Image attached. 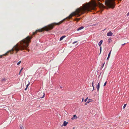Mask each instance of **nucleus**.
<instances>
[{"label":"nucleus","mask_w":129,"mask_h":129,"mask_svg":"<svg viewBox=\"0 0 129 129\" xmlns=\"http://www.w3.org/2000/svg\"><path fill=\"white\" fill-rule=\"evenodd\" d=\"M32 38V36H27L25 38L21 41L19 44H17L11 50L8 51L3 55H0V56H9L10 54L16 53L17 51L19 50L26 49L28 48L29 44L30 42L31 39Z\"/></svg>","instance_id":"f257e3e1"},{"label":"nucleus","mask_w":129,"mask_h":129,"mask_svg":"<svg viewBox=\"0 0 129 129\" xmlns=\"http://www.w3.org/2000/svg\"><path fill=\"white\" fill-rule=\"evenodd\" d=\"M96 6V3L94 2L87 3L86 4L84 5L83 7L77 9L75 12L70 14L66 19H70L73 16L77 15V17L79 16L82 14L84 13L85 11L88 12L91 10H95Z\"/></svg>","instance_id":"f03ea898"},{"label":"nucleus","mask_w":129,"mask_h":129,"mask_svg":"<svg viewBox=\"0 0 129 129\" xmlns=\"http://www.w3.org/2000/svg\"><path fill=\"white\" fill-rule=\"evenodd\" d=\"M65 19L58 23H53L47 26H46L41 29L37 30H36L35 32L33 33V35H34L38 32H42L44 30H45L47 31L50 30L53 28L54 25H58L60 24L63 22V21Z\"/></svg>","instance_id":"7ed1b4c3"},{"label":"nucleus","mask_w":129,"mask_h":129,"mask_svg":"<svg viewBox=\"0 0 129 129\" xmlns=\"http://www.w3.org/2000/svg\"><path fill=\"white\" fill-rule=\"evenodd\" d=\"M105 3L108 7L113 8L115 5V3L114 0H106Z\"/></svg>","instance_id":"20e7f679"},{"label":"nucleus","mask_w":129,"mask_h":129,"mask_svg":"<svg viewBox=\"0 0 129 129\" xmlns=\"http://www.w3.org/2000/svg\"><path fill=\"white\" fill-rule=\"evenodd\" d=\"M100 82H99L96 86V88L97 89V91H99V88L100 87Z\"/></svg>","instance_id":"39448f33"},{"label":"nucleus","mask_w":129,"mask_h":129,"mask_svg":"<svg viewBox=\"0 0 129 129\" xmlns=\"http://www.w3.org/2000/svg\"><path fill=\"white\" fill-rule=\"evenodd\" d=\"M113 34L111 31H109L107 34V36H111L113 35Z\"/></svg>","instance_id":"423d86ee"},{"label":"nucleus","mask_w":129,"mask_h":129,"mask_svg":"<svg viewBox=\"0 0 129 129\" xmlns=\"http://www.w3.org/2000/svg\"><path fill=\"white\" fill-rule=\"evenodd\" d=\"M77 117L76 116V115H74L73 116V117L71 118V119L72 120H74L75 119H76L77 118Z\"/></svg>","instance_id":"0eeeda50"},{"label":"nucleus","mask_w":129,"mask_h":129,"mask_svg":"<svg viewBox=\"0 0 129 129\" xmlns=\"http://www.w3.org/2000/svg\"><path fill=\"white\" fill-rule=\"evenodd\" d=\"M40 94H43V95L42 96H40V98H42L44 97V96L45 95V94L44 93V92H41Z\"/></svg>","instance_id":"6e6552de"},{"label":"nucleus","mask_w":129,"mask_h":129,"mask_svg":"<svg viewBox=\"0 0 129 129\" xmlns=\"http://www.w3.org/2000/svg\"><path fill=\"white\" fill-rule=\"evenodd\" d=\"M103 42V40H101L100 41L99 43L98 44L100 46L102 44V43Z\"/></svg>","instance_id":"1a4fd4ad"},{"label":"nucleus","mask_w":129,"mask_h":129,"mask_svg":"<svg viewBox=\"0 0 129 129\" xmlns=\"http://www.w3.org/2000/svg\"><path fill=\"white\" fill-rule=\"evenodd\" d=\"M68 123V122H66L65 121H64L63 124V125L64 126H66Z\"/></svg>","instance_id":"9d476101"},{"label":"nucleus","mask_w":129,"mask_h":129,"mask_svg":"<svg viewBox=\"0 0 129 129\" xmlns=\"http://www.w3.org/2000/svg\"><path fill=\"white\" fill-rule=\"evenodd\" d=\"M66 36H63L62 37H61L60 38L59 40L60 41H61Z\"/></svg>","instance_id":"9b49d317"},{"label":"nucleus","mask_w":129,"mask_h":129,"mask_svg":"<svg viewBox=\"0 0 129 129\" xmlns=\"http://www.w3.org/2000/svg\"><path fill=\"white\" fill-rule=\"evenodd\" d=\"M84 28V27L83 26H81L79 28H78L77 29V30L78 31L79 30H80L82 29H83Z\"/></svg>","instance_id":"f8f14e48"},{"label":"nucleus","mask_w":129,"mask_h":129,"mask_svg":"<svg viewBox=\"0 0 129 129\" xmlns=\"http://www.w3.org/2000/svg\"><path fill=\"white\" fill-rule=\"evenodd\" d=\"M100 5L101 7H102V8H104V6L102 4L100 3Z\"/></svg>","instance_id":"ddd939ff"},{"label":"nucleus","mask_w":129,"mask_h":129,"mask_svg":"<svg viewBox=\"0 0 129 129\" xmlns=\"http://www.w3.org/2000/svg\"><path fill=\"white\" fill-rule=\"evenodd\" d=\"M29 84H30V83H29L28 84H27L26 85V88L25 89V90H27V87L29 85Z\"/></svg>","instance_id":"4468645a"},{"label":"nucleus","mask_w":129,"mask_h":129,"mask_svg":"<svg viewBox=\"0 0 129 129\" xmlns=\"http://www.w3.org/2000/svg\"><path fill=\"white\" fill-rule=\"evenodd\" d=\"M93 84V82H92V86L93 87V90H94V86Z\"/></svg>","instance_id":"2eb2a0df"},{"label":"nucleus","mask_w":129,"mask_h":129,"mask_svg":"<svg viewBox=\"0 0 129 129\" xmlns=\"http://www.w3.org/2000/svg\"><path fill=\"white\" fill-rule=\"evenodd\" d=\"M80 18H76L75 19V20H77V21L80 20Z\"/></svg>","instance_id":"dca6fc26"},{"label":"nucleus","mask_w":129,"mask_h":129,"mask_svg":"<svg viewBox=\"0 0 129 129\" xmlns=\"http://www.w3.org/2000/svg\"><path fill=\"white\" fill-rule=\"evenodd\" d=\"M105 62H104L102 64V66L101 67V68H102L104 66V65L105 64Z\"/></svg>","instance_id":"f3484780"},{"label":"nucleus","mask_w":129,"mask_h":129,"mask_svg":"<svg viewBox=\"0 0 129 129\" xmlns=\"http://www.w3.org/2000/svg\"><path fill=\"white\" fill-rule=\"evenodd\" d=\"M126 104H125L123 106V108L124 109L126 107Z\"/></svg>","instance_id":"a211bd4d"},{"label":"nucleus","mask_w":129,"mask_h":129,"mask_svg":"<svg viewBox=\"0 0 129 129\" xmlns=\"http://www.w3.org/2000/svg\"><path fill=\"white\" fill-rule=\"evenodd\" d=\"M21 61H20L19 62L17 63V65H18L20 63H21Z\"/></svg>","instance_id":"6ab92c4d"},{"label":"nucleus","mask_w":129,"mask_h":129,"mask_svg":"<svg viewBox=\"0 0 129 129\" xmlns=\"http://www.w3.org/2000/svg\"><path fill=\"white\" fill-rule=\"evenodd\" d=\"M111 50L110 52L109 53L108 56H110V54H111Z\"/></svg>","instance_id":"aec40b11"},{"label":"nucleus","mask_w":129,"mask_h":129,"mask_svg":"<svg viewBox=\"0 0 129 129\" xmlns=\"http://www.w3.org/2000/svg\"><path fill=\"white\" fill-rule=\"evenodd\" d=\"M106 84H107V82H106L104 84V86H105Z\"/></svg>","instance_id":"412c9836"},{"label":"nucleus","mask_w":129,"mask_h":129,"mask_svg":"<svg viewBox=\"0 0 129 129\" xmlns=\"http://www.w3.org/2000/svg\"><path fill=\"white\" fill-rule=\"evenodd\" d=\"M108 41L109 42V43H110V42H111V40L110 39H109L108 40Z\"/></svg>","instance_id":"4be33fe9"},{"label":"nucleus","mask_w":129,"mask_h":129,"mask_svg":"<svg viewBox=\"0 0 129 129\" xmlns=\"http://www.w3.org/2000/svg\"><path fill=\"white\" fill-rule=\"evenodd\" d=\"M20 129H23L24 128L23 126H21L20 127Z\"/></svg>","instance_id":"5701e85b"},{"label":"nucleus","mask_w":129,"mask_h":129,"mask_svg":"<svg viewBox=\"0 0 129 129\" xmlns=\"http://www.w3.org/2000/svg\"><path fill=\"white\" fill-rule=\"evenodd\" d=\"M87 99H88V98L85 100L84 101L85 102H86L87 101Z\"/></svg>","instance_id":"b1692460"},{"label":"nucleus","mask_w":129,"mask_h":129,"mask_svg":"<svg viewBox=\"0 0 129 129\" xmlns=\"http://www.w3.org/2000/svg\"><path fill=\"white\" fill-rule=\"evenodd\" d=\"M91 102V101H88L86 103H88Z\"/></svg>","instance_id":"393cba45"},{"label":"nucleus","mask_w":129,"mask_h":129,"mask_svg":"<svg viewBox=\"0 0 129 129\" xmlns=\"http://www.w3.org/2000/svg\"><path fill=\"white\" fill-rule=\"evenodd\" d=\"M77 41H75V42H74L73 43V44H74L76 43H77Z\"/></svg>","instance_id":"a878e982"},{"label":"nucleus","mask_w":129,"mask_h":129,"mask_svg":"<svg viewBox=\"0 0 129 129\" xmlns=\"http://www.w3.org/2000/svg\"><path fill=\"white\" fill-rule=\"evenodd\" d=\"M6 80L4 78L3 79V80H2V81H5Z\"/></svg>","instance_id":"bb28decb"},{"label":"nucleus","mask_w":129,"mask_h":129,"mask_svg":"<svg viewBox=\"0 0 129 129\" xmlns=\"http://www.w3.org/2000/svg\"><path fill=\"white\" fill-rule=\"evenodd\" d=\"M129 15V12L127 14V16H128Z\"/></svg>","instance_id":"cd10ccee"},{"label":"nucleus","mask_w":129,"mask_h":129,"mask_svg":"<svg viewBox=\"0 0 129 129\" xmlns=\"http://www.w3.org/2000/svg\"><path fill=\"white\" fill-rule=\"evenodd\" d=\"M23 68H22L21 69V70H20V71L21 72L22 71V70L23 69Z\"/></svg>","instance_id":"c85d7f7f"},{"label":"nucleus","mask_w":129,"mask_h":129,"mask_svg":"<svg viewBox=\"0 0 129 129\" xmlns=\"http://www.w3.org/2000/svg\"><path fill=\"white\" fill-rule=\"evenodd\" d=\"M88 101H91V102L92 101V100L91 99H89L88 100Z\"/></svg>","instance_id":"c756f323"},{"label":"nucleus","mask_w":129,"mask_h":129,"mask_svg":"<svg viewBox=\"0 0 129 129\" xmlns=\"http://www.w3.org/2000/svg\"><path fill=\"white\" fill-rule=\"evenodd\" d=\"M109 57H108V58H107V60H108L109 59Z\"/></svg>","instance_id":"7c9ffc66"},{"label":"nucleus","mask_w":129,"mask_h":129,"mask_svg":"<svg viewBox=\"0 0 129 129\" xmlns=\"http://www.w3.org/2000/svg\"><path fill=\"white\" fill-rule=\"evenodd\" d=\"M100 51H101V49H102L101 47H100Z\"/></svg>","instance_id":"2f4dec72"},{"label":"nucleus","mask_w":129,"mask_h":129,"mask_svg":"<svg viewBox=\"0 0 129 129\" xmlns=\"http://www.w3.org/2000/svg\"><path fill=\"white\" fill-rule=\"evenodd\" d=\"M21 72L20 71V72H19V75H20Z\"/></svg>","instance_id":"473e14b6"},{"label":"nucleus","mask_w":129,"mask_h":129,"mask_svg":"<svg viewBox=\"0 0 129 129\" xmlns=\"http://www.w3.org/2000/svg\"><path fill=\"white\" fill-rule=\"evenodd\" d=\"M21 72L20 71V72H19V75H20Z\"/></svg>","instance_id":"72a5a7b5"},{"label":"nucleus","mask_w":129,"mask_h":129,"mask_svg":"<svg viewBox=\"0 0 129 129\" xmlns=\"http://www.w3.org/2000/svg\"><path fill=\"white\" fill-rule=\"evenodd\" d=\"M125 44V43H124V44H122V45H124Z\"/></svg>","instance_id":"f704fd0d"},{"label":"nucleus","mask_w":129,"mask_h":129,"mask_svg":"<svg viewBox=\"0 0 129 129\" xmlns=\"http://www.w3.org/2000/svg\"><path fill=\"white\" fill-rule=\"evenodd\" d=\"M83 100H84V99H83L82 100V102H83Z\"/></svg>","instance_id":"c9c22d12"},{"label":"nucleus","mask_w":129,"mask_h":129,"mask_svg":"<svg viewBox=\"0 0 129 129\" xmlns=\"http://www.w3.org/2000/svg\"><path fill=\"white\" fill-rule=\"evenodd\" d=\"M87 103H85V105H87Z\"/></svg>","instance_id":"e433bc0d"},{"label":"nucleus","mask_w":129,"mask_h":129,"mask_svg":"<svg viewBox=\"0 0 129 129\" xmlns=\"http://www.w3.org/2000/svg\"><path fill=\"white\" fill-rule=\"evenodd\" d=\"M120 0V1H121V0Z\"/></svg>","instance_id":"4c0bfd02"},{"label":"nucleus","mask_w":129,"mask_h":129,"mask_svg":"<svg viewBox=\"0 0 129 129\" xmlns=\"http://www.w3.org/2000/svg\"><path fill=\"white\" fill-rule=\"evenodd\" d=\"M98 1H100V0H98Z\"/></svg>","instance_id":"58836bf2"}]
</instances>
